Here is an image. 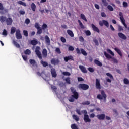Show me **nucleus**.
<instances>
[{"label":"nucleus","instance_id":"f257e3e1","mask_svg":"<svg viewBox=\"0 0 129 129\" xmlns=\"http://www.w3.org/2000/svg\"><path fill=\"white\" fill-rule=\"evenodd\" d=\"M71 90L74 95H72L71 97L69 98V101L70 102H73L75 99L78 98V93L76 92V90H74V88L71 87Z\"/></svg>","mask_w":129,"mask_h":129},{"label":"nucleus","instance_id":"f03ea898","mask_svg":"<svg viewBox=\"0 0 129 129\" xmlns=\"http://www.w3.org/2000/svg\"><path fill=\"white\" fill-rule=\"evenodd\" d=\"M101 94H99L97 95V98L98 99H100V100H104V101H106V97L107 95L105 94V93L104 92V91H101Z\"/></svg>","mask_w":129,"mask_h":129},{"label":"nucleus","instance_id":"7ed1b4c3","mask_svg":"<svg viewBox=\"0 0 129 129\" xmlns=\"http://www.w3.org/2000/svg\"><path fill=\"white\" fill-rule=\"evenodd\" d=\"M104 54L106 58H107V59H112V62H113V63H115L116 64H117V63H118V61L117 60V59H116V58L112 57L108 53H107L106 52H104Z\"/></svg>","mask_w":129,"mask_h":129},{"label":"nucleus","instance_id":"20e7f679","mask_svg":"<svg viewBox=\"0 0 129 129\" xmlns=\"http://www.w3.org/2000/svg\"><path fill=\"white\" fill-rule=\"evenodd\" d=\"M99 25L101 26V27H102L103 25L107 27V28H108L109 27V23H108V21L106 20H103L102 21H100L99 22Z\"/></svg>","mask_w":129,"mask_h":129},{"label":"nucleus","instance_id":"39448f33","mask_svg":"<svg viewBox=\"0 0 129 129\" xmlns=\"http://www.w3.org/2000/svg\"><path fill=\"white\" fill-rule=\"evenodd\" d=\"M40 47L37 46L35 49V53L39 59H42V54L41 52H40Z\"/></svg>","mask_w":129,"mask_h":129},{"label":"nucleus","instance_id":"423d86ee","mask_svg":"<svg viewBox=\"0 0 129 129\" xmlns=\"http://www.w3.org/2000/svg\"><path fill=\"white\" fill-rule=\"evenodd\" d=\"M106 75H107V76H108V77H109L110 78L109 79L108 78H106V81L110 83L111 82V79H113V76L109 73H107Z\"/></svg>","mask_w":129,"mask_h":129},{"label":"nucleus","instance_id":"0eeeda50","mask_svg":"<svg viewBox=\"0 0 129 129\" xmlns=\"http://www.w3.org/2000/svg\"><path fill=\"white\" fill-rule=\"evenodd\" d=\"M79 88L83 89V90H87L89 88V86L86 84H81L79 85Z\"/></svg>","mask_w":129,"mask_h":129},{"label":"nucleus","instance_id":"6e6552de","mask_svg":"<svg viewBox=\"0 0 129 129\" xmlns=\"http://www.w3.org/2000/svg\"><path fill=\"white\" fill-rule=\"evenodd\" d=\"M96 87L97 89H101V86L100 85V81L98 79L96 80Z\"/></svg>","mask_w":129,"mask_h":129},{"label":"nucleus","instance_id":"1a4fd4ad","mask_svg":"<svg viewBox=\"0 0 129 129\" xmlns=\"http://www.w3.org/2000/svg\"><path fill=\"white\" fill-rule=\"evenodd\" d=\"M16 36L17 39H22V35L21 34V31L19 29H18L16 31Z\"/></svg>","mask_w":129,"mask_h":129},{"label":"nucleus","instance_id":"9d476101","mask_svg":"<svg viewBox=\"0 0 129 129\" xmlns=\"http://www.w3.org/2000/svg\"><path fill=\"white\" fill-rule=\"evenodd\" d=\"M84 120L85 122H90V121H91V119L89 118V116H88L87 114L84 115Z\"/></svg>","mask_w":129,"mask_h":129},{"label":"nucleus","instance_id":"9b49d317","mask_svg":"<svg viewBox=\"0 0 129 129\" xmlns=\"http://www.w3.org/2000/svg\"><path fill=\"white\" fill-rule=\"evenodd\" d=\"M91 26L93 31H94V32H97V33H100V31L99 30V29H98L97 27L94 25V24H92Z\"/></svg>","mask_w":129,"mask_h":129},{"label":"nucleus","instance_id":"f8f14e48","mask_svg":"<svg viewBox=\"0 0 129 129\" xmlns=\"http://www.w3.org/2000/svg\"><path fill=\"white\" fill-rule=\"evenodd\" d=\"M118 35L121 39H122L123 40H126V36L125 35L123 34L122 33H118Z\"/></svg>","mask_w":129,"mask_h":129},{"label":"nucleus","instance_id":"ddd939ff","mask_svg":"<svg viewBox=\"0 0 129 129\" xmlns=\"http://www.w3.org/2000/svg\"><path fill=\"white\" fill-rule=\"evenodd\" d=\"M97 118L100 119V120H103V119H104V118H105V115H104V114L98 115H97Z\"/></svg>","mask_w":129,"mask_h":129},{"label":"nucleus","instance_id":"4468645a","mask_svg":"<svg viewBox=\"0 0 129 129\" xmlns=\"http://www.w3.org/2000/svg\"><path fill=\"white\" fill-rule=\"evenodd\" d=\"M13 23V19L11 18H8L6 19V23L7 25H12Z\"/></svg>","mask_w":129,"mask_h":129},{"label":"nucleus","instance_id":"2eb2a0df","mask_svg":"<svg viewBox=\"0 0 129 129\" xmlns=\"http://www.w3.org/2000/svg\"><path fill=\"white\" fill-rule=\"evenodd\" d=\"M45 39L46 44H47L48 46H49L50 44V38H49V36L47 35L45 36Z\"/></svg>","mask_w":129,"mask_h":129},{"label":"nucleus","instance_id":"dca6fc26","mask_svg":"<svg viewBox=\"0 0 129 129\" xmlns=\"http://www.w3.org/2000/svg\"><path fill=\"white\" fill-rule=\"evenodd\" d=\"M51 72L52 77H57V73H56V70H55V69H51Z\"/></svg>","mask_w":129,"mask_h":129},{"label":"nucleus","instance_id":"f3484780","mask_svg":"<svg viewBox=\"0 0 129 129\" xmlns=\"http://www.w3.org/2000/svg\"><path fill=\"white\" fill-rule=\"evenodd\" d=\"M79 67L81 71L84 73H86L87 72L86 69L83 66H79Z\"/></svg>","mask_w":129,"mask_h":129},{"label":"nucleus","instance_id":"a211bd4d","mask_svg":"<svg viewBox=\"0 0 129 129\" xmlns=\"http://www.w3.org/2000/svg\"><path fill=\"white\" fill-rule=\"evenodd\" d=\"M72 59H73V57H72V56H69L64 57V60L65 62H68L69 60H72Z\"/></svg>","mask_w":129,"mask_h":129},{"label":"nucleus","instance_id":"6ab92c4d","mask_svg":"<svg viewBox=\"0 0 129 129\" xmlns=\"http://www.w3.org/2000/svg\"><path fill=\"white\" fill-rule=\"evenodd\" d=\"M36 6L35 3H32L31 5V8L33 12H36Z\"/></svg>","mask_w":129,"mask_h":129},{"label":"nucleus","instance_id":"aec40b11","mask_svg":"<svg viewBox=\"0 0 129 129\" xmlns=\"http://www.w3.org/2000/svg\"><path fill=\"white\" fill-rule=\"evenodd\" d=\"M51 89H52V90L55 92V94H56V95L57 96V97H58V98H60L59 95H58V94H57V92H56V90H57V88L55 86H51Z\"/></svg>","mask_w":129,"mask_h":129},{"label":"nucleus","instance_id":"412c9836","mask_svg":"<svg viewBox=\"0 0 129 129\" xmlns=\"http://www.w3.org/2000/svg\"><path fill=\"white\" fill-rule=\"evenodd\" d=\"M6 20L7 18L5 16H0V22H1V23H4V22H6Z\"/></svg>","mask_w":129,"mask_h":129},{"label":"nucleus","instance_id":"4be33fe9","mask_svg":"<svg viewBox=\"0 0 129 129\" xmlns=\"http://www.w3.org/2000/svg\"><path fill=\"white\" fill-rule=\"evenodd\" d=\"M67 33H68V35L69 36H70V37H72V38H73V37H74V34L73 33V32H72V31H71L70 30H68Z\"/></svg>","mask_w":129,"mask_h":129},{"label":"nucleus","instance_id":"5701e85b","mask_svg":"<svg viewBox=\"0 0 129 129\" xmlns=\"http://www.w3.org/2000/svg\"><path fill=\"white\" fill-rule=\"evenodd\" d=\"M115 51H116V52H117V53H118V54H119L120 55V56L121 57H122V53H121V51H120V50L117 48H114Z\"/></svg>","mask_w":129,"mask_h":129},{"label":"nucleus","instance_id":"b1692460","mask_svg":"<svg viewBox=\"0 0 129 129\" xmlns=\"http://www.w3.org/2000/svg\"><path fill=\"white\" fill-rule=\"evenodd\" d=\"M94 62L96 65H97L98 66H100V67L102 66V63L100 61H98V60H96V59L95 60Z\"/></svg>","mask_w":129,"mask_h":129},{"label":"nucleus","instance_id":"393cba45","mask_svg":"<svg viewBox=\"0 0 129 129\" xmlns=\"http://www.w3.org/2000/svg\"><path fill=\"white\" fill-rule=\"evenodd\" d=\"M51 64H53L54 65H56V64H58L59 63V60H55V59H52L51 61Z\"/></svg>","mask_w":129,"mask_h":129},{"label":"nucleus","instance_id":"a878e982","mask_svg":"<svg viewBox=\"0 0 129 129\" xmlns=\"http://www.w3.org/2000/svg\"><path fill=\"white\" fill-rule=\"evenodd\" d=\"M47 49H44L42 51V55L43 57H47Z\"/></svg>","mask_w":129,"mask_h":129},{"label":"nucleus","instance_id":"bb28decb","mask_svg":"<svg viewBox=\"0 0 129 129\" xmlns=\"http://www.w3.org/2000/svg\"><path fill=\"white\" fill-rule=\"evenodd\" d=\"M31 45L35 46V45H37V44H38V41L36 39L32 40L31 41Z\"/></svg>","mask_w":129,"mask_h":129},{"label":"nucleus","instance_id":"cd10ccee","mask_svg":"<svg viewBox=\"0 0 129 129\" xmlns=\"http://www.w3.org/2000/svg\"><path fill=\"white\" fill-rule=\"evenodd\" d=\"M102 3L103 6H104L105 7H107V6L108 5V3H107V1H106V0H102Z\"/></svg>","mask_w":129,"mask_h":129},{"label":"nucleus","instance_id":"c85d7f7f","mask_svg":"<svg viewBox=\"0 0 129 129\" xmlns=\"http://www.w3.org/2000/svg\"><path fill=\"white\" fill-rule=\"evenodd\" d=\"M73 118L75 119L76 121H78L79 120V117L76 115H73Z\"/></svg>","mask_w":129,"mask_h":129},{"label":"nucleus","instance_id":"c756f323","mask_svg":"<svg viewBox=\"0 0 129 129\" xmlns=\"http://www.w3.org/2000/svg\"><path fill=\"white\" fill-rule=\"evenodd\" d=\"M72 129H78V126L77 124H73L71 125Z\"/></svg>","mask_w":129,"mask_h":129},{"label":"nucleus","instance_id":"7c9ffc66","mask_svg":"<svg viewBox=\"0 0 129 129\" xmlns=\"http://www.w3.org/2000/svg\"><path fill=\"white\" fill-rule=\"evenodd\" d=\"M81 19H82V20H84V21H85V22L87 21V19H86V17H85V15H84V14H81Z\"/></svg>","mask_w":129,"mask_h":129},{"label":"nucleus","instance_id":"2f4dec72","mask_svg":"<svg viewBox=\"0 0 129 129\" xmlns=\"http://www.w3.org/2000/svg\"><path fill=\"white\" fill-rule=\"evenodd\" d=\"M79 24V26H80V27L81 28V29H84V28H85L84 27V26L83 25V24H82V22L80 20H78V21Z\"/></svg>","mask_w":129,"mask_h":129},{"label":"nucleus","instance_id":"473e14b6","mask_svg":"<svg viewBox=\"0 0 129 129\" xmlns=\"http://www.w3.org/2000/svg\"><path fill=\"white\" fill-rule=\"evenodd\" d=\"M29 62L33 66H35V65H36V61L34 59H30Z\"/></svg>","mask_w":129,"mask_h":129},{"label":"nucleus","instance_id":"72a5a7b5","mask_svg":"<svg viewBox=\"0 0 129 129\" xmlns=\"http://www.w3.org/2000/svg\"><path fill=\"white\" fill-rule=\"evenodd\" d=\"M81 52L84 56H87V53H86V51L84 50L83 49H81Z\"/></svg>","mask_w":129,"mask_h":129},{"label":"nucleus","instance_id":"f704fd0d","mask_svg":"<svg viewBox=\"0 0 129 129\" xmlns=\"http://www.w3.org/2000/svg\"><path fill=\"white\" fill-rule=\"evenodd\" d=\"M18 3L19 5H22V6H23L24 7H26L27 6V4H26V3L23 2L22 1H19L18 2Z\"/></svg>","mask_w":129,"mask_h":129},{"label":"nucleus","instance_id":"c9c22d12","mask_svg":"<svg viewBox=\"0 0 129 129\" xmlns=\"http://www.w3.org/2000/svg\"><path fill=\"white\" fill-rule=\"evenodd\" d=\"M107 52H108V53L110 54V55H111L112 56H114V53H113V52H112V51H111V50L107 49Z\"/></svg>","mask_w":129,"mask_h":129},{"label":"nucleus","instance_id":"e433bc0d","mask_svg":"<svg viewBox=\"0 0 129 129\" xmlns=\"http://www.w3.org/2000/svg\"><path fill=\"white\" fill-rule=\"evenodd\" d=\"M13 43L17 48H20V44H18L15 40L13 41Z\"/></svg>","mask_w":129,"mask_h":129},{"label":"nucleus","instance_id":"4c0bfd02","mask_svg":"<svg viewBox=\"0 0 129 129\" xmlns=\"http://www.w3.org/2000/svg\"><path fill=\"white\" fill-rule=\"evenodd\" d=\"M41 63L44 67H46V66H48V63L46 62L43 61V60H41Z\"/></svg>","mask_w":129,"mask_h":129},{"label":"nucleus","instance_id":"58836bf2","mask_svg":"<svg viewBox=\"0 0 129 129\" xmlns=\"http://www.w3.org/2000/svg\"><path fill=\"white\" fill-rule=\"evenodd\" d=\"M16 32V28L15 27H12L11 29V34H13Z\"/></svg>","mask_w":129,"mask_h":129},{"label":"nucleus","instance_id":"ea45409f","mask_svg":"<svg viewBox=\"0 0 129 129\" xmlns=\"http://www.w3.org/2000/svg\"><path fill=\"white\" fill-rule=\"evenodd\" d=\"M24 53L25 55H30L31 54V50L29 49H27L25 52Z\"/></svg>","mask_w":129,"mask_h":129},{"label":"nucleus","instance_id":"a19ab883","mask_svg":"<svg viewBox=\"0 0 129 129\" xmlns=\"http://www.w3.org/2000/svg\"><path fill=\"white\" fill-rule=\"evenodd\" d=\"M107 8H108V10H109V11H110L111 12H112V11H113V7H112V6L110 5H108L107 6Z\"/></svg>","mask_w":129,"mask_h":129},{"label":"nucleus","instance_id":"79ce46f5","mask_svg":"<svg viewBox=\"0 0 129 129\" xmlns=\"http://www.w3.org/2000/svg\"><path fill=\"white\" fill-rule=\"evenodd\" d=\"M113 113H114V116L115 117L117 116V115L118 114V113H117V111L116 109H113Z\"/></svg>","mask_w":129,"mask_h":129},{"label":"nucleus","instance_id":"37998d69","mask_svg":"<svg viewBox=\"0 0 129 129\" xmlns=\"http://www.w3.org/2000/svg\"><path fill=\"white\" fill-rule=\"evenodd\" d=\"M123 81H124V84H126V85L129 84V80H128V79H127L126 78H125V79H124Z\"/></svg>","mask_w":129,"mask_h":129},{"label":"nucleus","instance_id":"c03bdc74","mask_svg":"<svg viewBox=\"0 0 129 129\" xmlns=\"http://www.w3.org/2000/svg\"><path fill=\"white\" fill-rule=\"evenodd\" d=\"M85 33L86 36H90V35H91V33L90 32V31H89V30L85 31Z\"/></svg>","mask_w":129,"mask_h":129},{"label":"nucleus","instance_id":"a18cd8bd","mask_svg":"<svg viewBox=\"0 0 129 129\" xmlns=\"http://www.w3.org/2000/svg\"><path fill=\"white\" fill-rule=\"evenodd\" d=\"M43 31H42V28H38L37 29V34H39V35L42 34Z\"/></svg>","mask_w":129,"mask_h":129},{"label":"nucleus","instance_id":"49530a36","mask_svg":"<svg viewBox=\"0 0 129 129\" xmlns=\"http://www.w3.org/2000/svg\"><path fill=\"white\" fill-rule=\"evenodd\" d=\"M62 74H63V75H66V76H70L71 75L70 73L68 72H64L62 73Z\"/></svg>","mask_w":129,"mask_h":129},{"label":"nucleus","instance_id":"de8ad7c7","mask_svg":"<svg viewBox=\"0 0 129 129\" xmlns=\"http://www.w3.org/2000/svg\"><path fill=\"white\" fill-rule=\"evenodd\" d=\"M128 6V4L126 2H123V7L124 8H127Z\"/></svg>","mask_w":129,"mask_h":129},{"label":"nucleus","instance_id":"09e8293b","mask_svg":"<svg viewBox=\"0 0 129 129\" xmlns=\"http://www.w3.org/2000/svg\"><path fill=\"white\" fill-rule=\"evenodd\" d=\"M83 104H84V105H89V104H90V102L88 101H85L83 103Z\"/></svg>","mask_w":129,"mask_h":129},{"label":"nucleus","instance_id":"8fccbe9b","mask_svg":"<svg viewBox=\"0 0 129 129\" xmlns=\"http://www.w3.org/2000/svg\"><path fill=\"white\" fill-rule=\"evenodd\" d=\"M48 28V26H47V24H43V25L42 26V28L43 30H45V29H47Z\"/></svg>","mask_w":129,"mask_h":129},{"label":"nucleus","instance_id":"3c124183","mask_svg":"<svg viewBox=\"0 0 129 129\" xmlns=\"http://www.w3.org/2000/svg\"><path fill=\"white\" fill-rule=\"evenodd\" d=\"M2 35H3V36H7L8 35V32H7V30H6L5 29H4L3 30Z\"/></svg>","mask_w":129,"mask_h":129},{"label":"nucleus","instance_id":"603ef678","mask_svg":"<svg viewBox=\"0 0 129 129\" xmlns=\"http://www.w3.org/2000/svg\"><path fill=\"white\" fill-rule=\"evenodd\" d=\"M35 27L36 29H40V24L38 23H36L35 24Z\"/></svg>","mask_w":129,"mask_h":129},{"label":"nucleus","instance_id":"864d4df0","mask_svg":"<svg viewBox=\"0 0 129 129\" xmlns=\"http://www.w3.org/2000/svg\"><path fill=\"white\" fill-rule=\"evenodd\" d=\"M23 33L25 37H28V31L27 30H24Z\"/></svg>","mask_w":129,"mask_h":129},{"label":"nucleus","instance_id":"5fc2aeb1","mask_svg":"<svg viewBox=\"0 0 129 129\" xmlns=\"http://www.w3.org/2000/svg\"><path fill=\"white\" fill-rule=\"evenodd\" d=\"M118 30L119 31V32H120L121 31H123V28H122V26L119 25L118 26Z\"/></svg>","mask_w":129,"mask_h":129},{"label":"nucleus","instance_id":"6e6d98bb","mask_svg":"<svg viewBox=\"0 0 129 129\" xmlns=\"http://www.w3.org/2000/svg\"><path fill=\"white\" fill-rule=\"evenodd\" d=\"M55 51L56 53H58V54H61V50H60V48H57Z\"/></svg>","mask_w":129,"mask_h":129},{"label":"nucleus","instance_id":"4d7b16f0","mask_svg":"<svg viewBox=\"0 0 129 129\" xmlns=\"http://www.w3.org/2000/svg\"><path fill=\"white\" fill-rule=\"evenodd\" d=\"M60 40L61 41V42H62V43H66V39H65V38L61 37L60 38Z\"/></svg>","mask_w":129,"mask_h":129},{"label":"nucleus","instance_id":"13d9d810","mask_svg":"<svg viewBox=\"0 0 129 129\" xmlns=\"http://www.w3.org/2000/svg\"><path fill=\"white\" fill-rule=\"evenodd\" d=\"M25 23H26L27 25H29V24H30V19L28 18L26 19Z\"/></svg>","mask_w":129,"mask_h":129},{"label":"nucleus","instance_id":"bf43d9fd","mask_svg":"<svg viewBox=\"0 0 129 129\" xmlns=\"http://www.w3.org/2000/svg\"><path fill=\"white\" fill-rule=\"evenodd\" d=\"M101 17H102L103 18H105L106 17V14H105V13L104 12H102L101 13Z\"/></svg>","mask_w":129,"mask_h":129},{"label":"nucleus","instance_id":"052dcab7","mask_svg":"<svg viewBox=\"0 0 129 129\" xmlns=\"http://www.w3.org/2000/svg\"><path fill=\"white\" fill-rule=\"evenodd\" d=\"M69 51H74V48L73 47V46H69Z\"/></svg>","mask_w":129,"mask_h":129},{"label":"nucleus","instance_id":"680f3d73","mask_svg":"<svg viewBox=\"0 0 129 129\" xmlns=\"http://www.w3.org/2000/svg\"><path fill=\"white\" fill-rule=\"evenodd\" d=\"M22 58L23 60H24L25 61H27V59H28V56H27V55H22Z\"/></svg>","mask_w":129,"mask_h":129},{"label":"nucleus","instance_id":"e2e57ef3","mask_svg":"<svg viewBox=\"0 0 129 129\" xmlns=\"http://www.w3.org/2000/svg\"><path fill=\"white\" fill-rule=\"evenodd\" d=\"M19 13L21 15H25V10H20Z\"/></svg>","mask_w":129,"mask_h":129},{"label":"nucleus","instance_id":"0e129e2a","mask_svg":"<svg viewBox=\"0 0 129 129\" xmlns=\"http://www.w3.org/2000/svg\"><path fill=\"white\" fill-rule=\"evenodd\" d=\"M88 70L90 72H94V69L92 68H89Z\"/></svg>","mask_w":129,"mask_h":129},{"label":"nucleus","instance_id":"69168bd1","mask_svg":"<svg viewBox=\"0 0 129 129\" xmlns=\"http://www.w3.org/2000/svg\"><path fill=\"white\" fill-rule=\"evenodd\" d=\"M79 41L80 42H84V38H83V37L80 36V37H79Z\"/></svg>","mask_w":129,"mask_h":129},{"label":"nucleus","instance_id":"338daca9","mask_svg":"<svg viewBox=\"0 0 129 129\" xmlns=\"http://www.w3.org/2000/svg\"><path fill=\"white\" fill-rule=\"evenodd\" d=\"M66 81L67 83H68V84H70V78H67L66 79Z\"/></svg>","mask_w":129,"mask_h":129},{"label":"nucleus","instance_id":"774afa93","mask_svg":"<svg viewBox=\"0 0 129 129\" xmlns=\"http://www.w3.org/2000/svg\"><path fill=\"white\" fill-rule=\"evenodd\" d=\"M77 113H78V114H79V115H81V112H80V109H77L76 110Z\"/></svg>","mask_w":129,"mask_h":129}]
</instances>
